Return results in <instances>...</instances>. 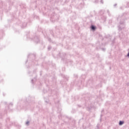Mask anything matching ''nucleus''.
Instances as JSON below:
<instances>
[{
    "label": "nucleus",
    "instance_id": "nucleus-1",
    "mask_svg": "<svg viewBox=\"0 0 129 129\" xmlns=\"http://www.w3.org/2000/svg\"><path fill=\"white\" fill-rule=\"evenodd\" d=\"M123 123H124V122H123V121H119V124L120 125H121L122 124H123Z\"/></svg>",
    "mask_w": 129,
    "mask_h": 129
},
{
    "label": "nucleus",
    "instance_id": "nucleus-2",
    "mask_svg": "<svg viewBox=\"0 0 129 129\" xmlns=\"http://www.w3.org/2000/svg\"><path fill=\"white\" fill-rule=\"evenodd\" d=\"M91 29L92 30H95V27H94V26H92Z\"/></svg>",
    "mask_w": 129,
    "mask_h": 129
}]
</instances>
